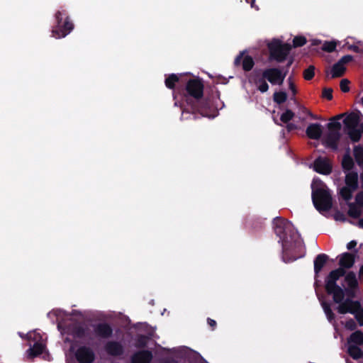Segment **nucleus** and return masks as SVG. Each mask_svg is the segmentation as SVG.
<instances>
[{"instance_id":"f257e3e1","label":"nucleus","mask_w":363,"mask_h":363,"mask_svg":"<svg viewBox=\"0 0 363 363\" xmlns=\"http://www.w3.org/2000/svg\"><path fill=\"white\" fill-rule=\"evenodd\" d=\"M355 256L350 252L340 255V267L332 270L325 279V289L328 295L333 296L337 303V311L340 314L351 313L360 326H363V307L357 297L359 286L356 274L346 269L352 267Z\"/></svg>"},{"instance_id":"f03ea898","label":"nucleus","mask_w":363,"mask_h":363,"mask_svg":"<svg viewBox=\"0 0 363 363\" xmlns=\"http://www.w3.org/2000/svg\"><path fill=\"white\" fill-rule=\"evenodd\" d=\"M182 101L191 107L193 112L210 117L216 108L213 92H176Z\"/></svg>"},{"instance_id":"7ed1b4c3","label":"nucleus","mask_w":363,"mask_h":363,"mask_svg":"<svg viewBox=\"0 0 363 363\" xmlns=\"http://www.w3.org/2000/svg\"><path fill=\"white\" fill-rule=\"evenodd\" d=\"M274 230L279 238L284 254H287L292 248L301 246L300 235L293 224L280 217L274 219Z\"/></svg>"},{"instance_id":"20e7f679","label":"nucleus","mask_w":363,"mask_h":363,"mask_svg":"<svg viewBox=\"0 0 363 363\" xmlns=\"http://www.w3.org/2000/svg\"><path fill=\"white\" fill-rule=\"evenodd\" d=\"M176 74V89L177 91H204V82L191 72Z\"/></svg>"},{"instance_id":"39448f33","label":"nucleus","mask_w":363,"mask_h":363,"mask_svg":"<svg viewBox=\"0 0 363 363\" xmlns=\"http://www.w3.org/2000/svg\"><path fill=\"white\" fill-rule=\"evenodd\" d=\"M55 18L56 25L52 30V35L54 38H65L74 29V23L65 10L57 11L55 14Z\"/></svg>"},{"instance_id":"423d86ee","label":"nucleus","mask_w":363,"mask_h":363,"mask_svg":"<svg viewBox=\"0 0 363 363\" xmlns=\"http://www.w3.org/2000/svg\"><path fill=\"white\" fill-rule=\"evenodd\" d=\"M312 201L320 212L329 211L333 206V198L329 190L321 187L313 190Z\"/></svg>"},{"instance_id":"0eeeda50","label":"nucleus","mask_w":363,"mask_h":363,"mask_svg":"<svg viewBox=\"0 0 363 363\" xmlns=\"http://www.w3.org/2000/svg\"><path fill=\"white\" fill-rule=\"evenodd\" d=\"M267 48L269 51V59L277 62H282L286 59L292 46L289 43H282L278 39H274L268 43Z\"/></svg>"},{"instance_id":"6e6552de","label":"nucleus","mask_w":363,"mask_h":363,"mask_svg":"<svg viewBox=\"0 0 363 363\" xmlns=\"http://www.w3.org/2000/svg\"><path fill=\"white\" fill-rule=\"evenodd\" d=\"M358 179L359 175L357 171L345 173V185L339 191L340 196L344 201H349L352 199L353 193L359 188Z\"/></svg>"},{"instance_id":"1a4fd4ad","label":"nucleus","mask_w":363,"mask_h":363,"mask_svg":"<svg viewBox=\"0 0 363 363\" xmlns=\"http://www.w3.org/2000/svg\"><path fill=\"white\" fill-rule=\"evenodd\" d=\"M359 114V112H352L343 120L345 131L352 143L358 142L359 135L356 132V128L358 126L360 121Z\"/></svg>"},{"instance_id":"9d476101","label":"nucleus","mask_w":363,"mask_h":363,"mask_svg":"<svg viewBox=\"0 0 363 363\" xmlns=\"http://www.w3.org/2000/svg\"><path fill=\"white\" fill-rule=\"evenodd\" d=\"M75 358L79 363H93L96 356L93 350L87 346H80L75 352Z\"/></svg>"},{"instance_id":"9b49d317","label":"nucleus","mask_w":363,"mask_h":363,"mask_svg":"<svg viewBox=\"0 0 363 363\" xmlns=\"http://www.w3.org/2000/svg\"><path fill=\"white\" fill-rule=\"evenodd\" d=\"M286 73L282 74V71L277 68H269L264 71L263 79H267L273 84H281L284 82Z\"/></svg>"},{"instance_id":"f8f14e48","label":"nucleus","mask_w":363,"mask_h":363,"mask_svg":"<svg viewBox=\"0 0 363 363\" xmlns=\"http://www.w3.org/2000/svg\"><path fill=\"white\" fill-rule=\"evenodd\" d=\"M94 333L96 337L101 339H109L113 336V330L111 325L106 322L93 325Z\"/></svg>"},{"instance_id":"ddd939ff","label":"nucleus","mask_w":363,"mask_h":363,"mask_svg":"<svg viewBox=\"0 0 363 363\" xmlns=\"http://www.w3.org/2000/svg\"><path fill=\"white\" fill-rule=\"evenodd\" d=\"M313 169L320 174L328 175L332 172L333 167L328 158L320 156L313 162Z\"/></svg>"},{"instance_id":"4468645a","label":"nucleus","mask_w":363,"mask_h":363,"mask_svg":"<svg viewBox=\"0 0 363 363\" xmlns=\"http://www.w3.org/2000/svg\"><path fill=\"white\" fill-rule=\"evenodd\" d=\"M104 350L108 355L111 357H120L125 352L123 345L116 340L108 341L104 345Z\"/></svg>"},{"instance_id":"2eb2a0df","label":"nucleus","mask_w":363,"mask_h":363,"mask_svg":"<svg viewBox=\"0 0 363 363\" xmlns=\"http://www.w3.org/2000/svg\"><path fill=\"white\" fill-rule=\"evenodd\" d=\"M244 54L245 51H242L240 52L238 55H237L234 60V65L235 67H238L242 65V69L245 72H249L253 68L255 65V62L251 56H244Z\"/></svg>"},{"instance_id":"dca6fc26","label":"nucleus","mask_w":363,"mask_h":363,"mask_svg":"<svg viewBox=\"0 0 363 363\" xmlns=\"http://www.w3.org/2000/svg\"><path fill=\"white\" fill-rule=\"evenodd\" d=\"M153 355L150 350H142L135 352L130 357V363H150Z\"/></svg>"},{"instance_id":"f3484780","label":"nucleus","mask_w":363,"mask_h":363,"mask_svg":"<svg viewBox=\"0 0 363 363\" xmlns=\"http://www.w3.org/2000/svg\"><path fill=\"white\" fill-rule=\"evenodd\" d=\"M306 135L312 140H318L323 133L322 126L319 123H311L306 130Z\"/></svg>"},{"instance_id":"a211bd4d","label":"nucleus","mask_w":363,"mask_h":363,"mask_svg":"<svg viewBox=\"0 0 363 363\" xmlns=\"http://www.w3.org/2000/svg\"><path fill=\"white\" fill-rule=\"evenodd\" d=\"M341 166L345 173L354 172L352 169L354 167V162L350 153V148L346 150V152L342 157Z\"/></svg>"},{"instance_id":"6ab92c4d","label":"nucleus","mask_w":363,"mask_h":363,"mask_svg":"<svg viewBox=\"0 0 363 363\" xmlns=\"http://www.w3.org/2000/svg\"><path fill=\"white\" fill-rule=\"evenodd\" d=\"M340 138V132L329 131L325 138L327 145L333 150H337Z\"/></svg>"},{"instance_id":"aec40b11","label":"nucleus","mask_w":363,"mask_h":363,"mask_svg":"<svg viewBox=\"0 0 363 363\" xmlns=\"http://www.w3.org/2000/svg\"><path fill=\"white\" fill-rule=\"evenodd\" d=\"M329 259L328 255L324 253L318 255L314 259V272L315 277L318 275L325 264Z\"/></svg>"},{"instance_id":"412c9836","label":"nucleus","mask_w":363,"mask_h":363,"mask_svg":"<svg viewBox=\"0 0 363 363\" xmlns=\"http://www.w3.org/2000/svg\"><path fill=\"white\" fill-rule=\"evenodd\" d=\"M45 347V346L44 344H43L40 341H36L33 344V347L28 350V352H29V356L31 358H33L40 355L41 354H43Z\"/></svg>"},{"instance_id":"4be33fe9","label":"nucleus","mask_w":363,"mask_h":363,"mask_svg":"<svg viewBox=\"0 0 363 363\" xmlns=\"http://www.w3.org/2000/svg\"><path fill=\"white\" fill-rule=\"evenodd\" d=\"M353 155L357 165L363 167V146L360 145L354 146Z\"/></svg>"},{"instance_id":"5701e85b","label":"nucleus","mask_w":363,"mask_h":363,"mask_svg":"<svg viewBox=\"0 0 363 363\" xmlns=\"http://www.w3.org/2000/svg\"><path fill=\"white\" fill-rule=\"evenodd\" d=\"M345 66L340 64L338 61L333 65L330 74L333 78L340 77L345 72Z\"/></svg>"},{"instance_id":"b1692460","label":"nucleus","mask_w":363,"mask_h":363,"mask_svg":"<svg viewBox=\"0 0 363 363\" xmlns=\"http://www.w3.org/2000/svg\"><path fill=\"white\" fill-rule=\"evenodd\" d=\"M176 74H164V84L165 86L170 90L175 91L176 89Z\"/></svg>"},{"instance_id":"393cba45","label":"nucleus","mask_w":363,"mask_h":363,"mask_svg":"<svg viewBox=\"0 0 363 363\" xmlns=\"http://www.w3.org/2000/svg\"><path fill=\"white\" fill-rule=\"evenodd\" d=\"M347 352L354 359H359L363 357V351L357 345H350Z\"/></svg>"},{"instance_id":"a878e982","label":"nucleus","mask_w":363,"mask_h":363,"mask_svg":"<svg viewBox=\"0 0 363 363\" xmlns=\"http://www.w3.org/2000/svg\"><path fill=\"white\" fill-rule=\"evenodd\" d=\"M349 342L354 343L355 345H363V332L360 330H356L352 333L349 338Z\"/></svg>"},{"instance_id":"bb28decb","label":"nucleus","mask_w":363,"mask_h":363,"mask_svg":"<svg viewBox=\"0 0 363 363\" xmlns=\"http://www.w3.org/2000/svg\"><path fill=\"white\" fill-rule=\"evenodd\" d=\"M321 306L323 307L324 313H325V315L327 316L328 320L330 322H332L333 320H334L335 318V315L334 314V313L333 312V311L331 309L330 304L326 301H323L321 303Z\"/></svg>"},{"instance_id":"cd10ccee","label":"nucleus","mask_w":363,"mask_h":363,"mask_svg":"<svg viewBox=\"0 0 363 363\" xmlns=\"http://www.w3.org/2000/svg\"><path fill=\"white\" fill-rule=\"evenodd\" d=\"M349 210H348V215L351 218H358L362 215L361 210L354 204L352 203H349Z\"/></svg>"},{"instance_id":"c85d7f7f","label":"nucleus","mask_w":363,"mask_h":363,"mask_svg":"<svg viewBox=\"0 0 363 363\" xmlns=\"http://www.w3.org/2000/svg\"><path fill=\"white\" fill-rule=\"evenodd\" d=\"M149 337L145 335H138L135 340V347L137 348H145L147 346Z\"/></svg>"},{"instance_id":"c756f323","label":"nucleus","mask_w":363,"mask_h":363,"mask_svg":"<svg viewBox=\"0 0 363 363\" xmlns=\"http://www.w3.org/2000/svg\"><path fill=\"white\" fill-rule=\"evenodd\" d=\"M307 43L306 37L298 35L293 39L292 48H299L303 46Z\"/></svg>"},{"instance_id":"7c9ffc66","label":"nucleus","mask_w":363,"mask_h":363,"mask_svg":"<svg viewBox=\"0 0 363 363\" xmlns=\"http://www.w3.org/2000/svg\"><path fill=\"white\" fill-rule=\"evenodd\" d=\"M273 99L277 104H281L287 99L286 92H274Z\"/></svg>"},{"instance_id":"2f4dec72","label":"nucleus","mask_w":363,"mask_h":363,"mask_svg":"<svg viewBox=\"0 0 363 363\" xmlns=\"http://www.w3.org/2000/svg\"><path fill=\"white\" fill-rule=\"evenodd\" d=\"M337 44L335 41H325L322 46V50L328 52H332L335 50Z\"/></svg>"},{"instance_id":"473e14b6","label":"nucleus","mask_w":363,"mask_h":363,"mask_svg":"<svg viewBox=\"0 0 363 363\" xmlns=\"http://www.w3.org/2000/svg\"><path fill=\"white\" fill-rule=\"evenodd\" d=\"M294 112L289 109H287L281 115L280 120L284 123H288L294 118Z\"/></svg>"},{"instance_id":"72a5a7b5","label":"nucleus","mask_w":363,"mask_h":363,"mask_svg":"<svg viewBox=\"0 0 363 363\" xmlns=\"http://www.w3.org/2000/svg\"><path fill=\"white\" fill-rule=\"evenodd\" d=\"M342 125L339 121H333L328 123V128L329 131L340 132Z\"/></svg>"},{"instance_id":"f704fd0d","label":"nucleus","mask_w":363,"mask_h":363,"mask_svg":"<svg viewBox=\"0 0 363 363\" xmlns=\"http://www.w3.org/2000/svg\"><path fill=\"white\" fill-rule=\"evenodd\" d=\"M74 335L78 338H83L86 336V328L83 326H76L73 330Z\"/></svg>"},{"instance_id":"c9c22d12","label":"nucleus","mask_w":363,"mask_h":363,"mask_svg":"<svg viewBox=\"0 0 363 363\" xmlns=\"http://www.w3.org/2000/svg\"><path fill=\"white\" fill-rule=\"evenodd\" d=\"M315 75V67L313 65L309 66L303 71V77L306 80H311Z\"/></svg>"},{"instance_id":"e433bc0d","label":"nucleus","mask_w":363,"mask_h":363,"mask_svg":"<svg viewBox=\"0 0 363 363\" xmlns=\"http://www.w3.org/2000/svg\"><path fill=\"white\" fill-rule=\"evenodd\" d=\"M358 44H359V45H347V49L349 50H351V51L354 52L356 53L363 54V45H362L360 43V42H358Z\"/></svg>"},{"instance_id":"4c0bfd02","label":"nucleus","mask_w":363,"mask_h":363,"mask_svg":"<svg viewBox=\"0 0 363 363\" xmlns=\"http://www.w3.org/2000/svg\"><path fill=\"white\" fill-rule=\"evenodd\" d=\"M345 326L347 330L350 331H353L357 328V324L352 318H350L349 320H347L345 322Z\"/></svg>"},{"instance_id":"58836bf2","label":"nucleus","mask_w":363,"mask_h":363,"mask_svg":"<svg viewBox=\"0 0 363 363\" xmlns=\"http://www.w3.org/2000/svg\"><path fill=\"white\" fill-rule=\"evenodd\" d=\"M353 60V57L350 55H347L343 57H342L338 62L342 64V65H345L346 64L352 62Z\"/></svg>"},{"instance_id":"ea45409f","label":"nucleus","mask_w":363,"mask_h":363,"mask_svg":"<svg viewBox=\"0 0 363 363\" xmlns=\"http://www.w3.org/2000/svg\"><path fill=\"white\" fill-rule=\"evenodd\" d=\"M353 60V57L350 55H347L343 57H342L338 62L342 64V65H345L346 64L352 62Z\"/></svg>"},{"instance_id":"a19ab883","label":"nucleus","mask_w":363,"mask_h":363,"mask_svg":"<svg viewBox=\"0 0 363 363\" xmlns=\"http://www.w3.org/2000/svg\"><path fill=\"white\" fill-rule=\"evenodd\" d=\"M349 84L350 81L348 79H342L340 84V91H350Z\"/></svg>"},{"instance_id":"79ce46f5","label":"nucleus","mask_w":363,"mask_h":363,"mask_svg":"<svg viewBox=\"0 0 363 363\" xmlns=\"http://www.w3.org/2000/svg\"><path fill=\"white\" fill-rule=\"evenodd\" d=\"M355 201L359 206H363V191L358 192L355 196Z\"/></svg>"},{"instance_id":"37998d69","label":"nucleus","mask_w":363,"mask_h":363,"mask_svg":"<svg viewBox=\"0 0 363 363\" xmlns=\"http://www.w3.org/2000/svg\"><path fill=\"white\" fill-rule=\"evenodd\" d=\"M213 82L216 84H226L228 82V79L222 76H218L213 79Z\"/></svg>"},{"instance_id":"c03bdc74","label":"nucleus","mask_w":363,"mask_h":363,"mask_svg":"<svg viewBox=\"0 0 363 363\" xmlns=\"http://www.w3.org/2000/svg\"><path fill=\"white\" fill-rule=\"evenodd\" d=\"M356 132L359 135L358 138L359 142L362 138V135H363V122L358 125V126L356 128Z\"/></svg>"},{"instance_id":"a18cd8bd","label":"nucleus","mask_w":363,"mask_h":363,"mask_svg":"<svg viewBox=\"0 0 363 363\" xmlns=\"http://www.w3.org/2000/svg\"><path fill=\"white\" fill-rule=\"evenodd\" d=\"M269 89L268 84L264 81V79L262 82V83L259 86V91H267Z\"/></svg>"},{"instance_id":"49530a36","label":"nucleus","mask_w":363,"mask_h":363,"mask_svg":"<svg viewBox=\"0 0 363 363\" xmlns=\"http://www.w3.org/2000/svg\"><path fill=\"white\" fill-rule=\"evenodd\" d=\"M286 128L288 132L298 129V126L296 124L289 122L286 123Z\"/></svg>"},{"instance_id":"de8ad7c7","label":"nucleus","mask_w":363,"mask_h":363,"mask_svg":"<svg viewBox=\"0 0 363 363\" xmlns=\"http://www.w3.org/2000/svg\"><path fill=\"white\" fill-rule=\"evenodd\" d=\"M207 323L213 330L216 328L217 325L216 321L210 318H207Z\"/></svg>"},{"instance_id":"09e8293b","label":"nucleus","mask_w":363,"mask_h":363,"mask_svg":"<svg viewBox=\"0 0 363 363\" xmlns=\"http://www.w3.org/2000/svg\"><path fill=\"white\" fill-rule=\"evenodd\" d=\"M322 97L329 101L332 100L333 92H322Z\"/></svg>"},{"instance_id":"8fccbe9b","label":"nucleus","mask_w":363,"mask_h":363,"mask_svg":"<svg viewBox=\"0 0 363 363\" xmlns=\"http://www.w3.org/2000/svg\"><path fill=\"white\" fill-rule=\"evenodd\" d=\"M356 245H357V242L355 240H352L347 243V248L348 250H351L353 248H354L356 247Z\"/></svg>"},{"instance_id":"3c124183","label":"nucleus","mask_w":363,"mask_h":363,"mask_svg":"<svg viewBox=\"0 0 363 363\" xmlns=\"http://www.w3.org/2000/svg\"><path fill=\"white\" fill-rule=\"evenodd\" d=\"M162 363H178V362L173 358H167L163 359Z\"/></svg>"},{"instance_id":"603ef678","label":"nucleus","mask_w":363,"mask_h":363,"mask_svg":"<svg viewBox=\"0 0 363 363\" xmlns=\"http://www.w3.org/2000/svg\"><path fill=\"white\" fill-rule=\"evenodd\" d=\"M292 63H293V59H290V60L288 61V62H287V64H286V67H283V68H282V70H283V71H285V72H286L288 71V69H289V68L291 67V65H292Z\"/></svg>"},{"instance_id":"864d4df0","label":"nucleus","mask_w":363,"mask_h":363,"mask_svg":"<svg viewBox=\"0 0 363 363\" xmlns=\"http://www.w3.org/2000/svg\"><path fill=\"white\" fill-rule=\"evenodd\" d=\"M321 43V41L319 40H313L312 41L311 45L312 46H317L319 45Z\"/></svg>"},{"instance_id":"5fc2aeb1","label":"nucleus","mask_w":363,"mask_h":363,"mask_svg":"<svg viewBox=\"0 0 363 363\" xmlns=\"http://www.w3.org/2000/svg\"><path fill=\"white\" fill-rule=\"evenodd\" d=\"M289 89H290V91H296V86L294 83H292V82L290 83Z\"/></svg>"},{"instance_id":"6e6d98bb","label":"nucleus","mask_w":363,"mask_h":363,"mask_svg":"<svg viewBox=\"0 0 363 363\" xmlns=\"http://www.w3.org/2000/svg\"><path fill=\"white\" fill-rule=\"evenodd\" d=\"M344 116V114H339L334 117L333 120L337 121L338 120L341 119Z\"/></svg>"},{"instance_id":"4d7b16f0","label":"nucleus","mask_w":363,"mask_h":363,"mask_svg":"<svg viewBox=\"0 0 363 363\" xmlns=\"http://www.w3.org/2000/svg\"><path fill=\"white\" fill-rule=\"evenodd\" d=\"M357 225L359 228H363V218L358 221Z\"/></svg>"},{"instance_id":"13d9d810","label":"nucleus","mask_w":363,"mask_h":363,"mask_svg":"<svg viewBox=\"0 0 363 363\" xmlns=\"http://www.w3.org/2000/svg\"><path fill=\"white\" fill-rule=\"evenodd\" d=\"M359 277H363V264L361 266V267L359 269Z\"/></svg>"},{"instance_id":"bf43d9fd","label":"nucleus","mask_w":363,"mask_h":363,"mask_svg":"<svg viewBox=\"0 0 363 363\" xmlns=\"http://www.w3.org/2000/svg\"><path fill=\"white\" fill-rule=\"evenodd\" d=\"M322 91H333L332 88H330V87H324Z\"/></svg>"},{"instance_id":"052dcab7","label":"nucleus","mask_w":363,"mask_h":363,"mask_svg":"<svg viewBox=\"0 0 363 363\" xmlns=\"http://www.w3.org/2000/svg\"><path fill=\"white\" fill-rule=\"evenodd\" d=\"M360 181H361V187L363 189V175H359Z\"/></svg>"},{"instance_id":"680f3d73","label":"nucleus","mask_w":363,"mask_h":363,"mask_svg":"<svg viewBox=\"0 0 363 363\" xmlns=\"http://www.w3.org/2000/svg\"><path fill=\"white\" fill-rule=\"evenodd\" d=\"M255 1V0H252V2H251V6L252 7L254 6Z\"/></svg>"},{"instance_id":"e2e57ef3","label":"nucleus","mask_w":363,"mask_h":363,"mask_svg":"<svg viewBox=\"0 0 363 363\" xmlns=\"http://www.w3.org/2000/svg\"><path fill=\"white\" fill-rule=\"evenodd\" d=\"M174 94H175V92H173V96H174V98L175 99V98H177V95H175Z\"/></svg>"},{"instance_id":"0e129e2a","label":"nucleus","mask_w":363,"mask_h":363,"mask_svg":"<svg viewBox=\"0 0 363 363\" xmlns=\"http://www.w3.org/2000/svg\"><path fill=\"white\" fill-rule=\"evenodd\" d=\"M361 103H362V106H363V96H362V99H361Z\"/></svg>"}]
</instances>
